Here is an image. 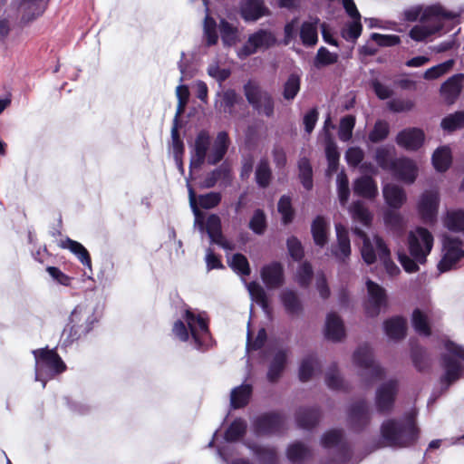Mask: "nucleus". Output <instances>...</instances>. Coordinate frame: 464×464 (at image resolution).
<instances>
[{"mask_svg":"<svg viewBox=\"0 0 464 464\" xmlns=\"http://www.w3.org/2000/svg\"><path fill=\"white\" fill-rule=\"evenodd\" d=\"M298 178L302 184V186L306 190H312L314 187V179H313V167L312 164L306 157H303L298 160Z\"/></svg>","mask_w":464,"mask_h":464,"instance_id":"obj_39","label":"nucleus"},{"mask_svg":"<svg viewBox=\"0 0 464 464\" xmlns=\"http://www.w3.org/2000/svg\"><path fill=\"white\" fill-rule=\"evenodd\" d=\"M381 434L391 447L410 448L414 446L420 437L415 413H407L402 420L389 419L383 421L381 426Z\"/></svg>","mask_w":464,"mask_h":464,"instance_id":"obj_1","label":"nucleus"},{"mask_svg":"<svg viewBox=\"0 0 464 464\" xmlns=\"http://www.w3.org/2000/svg\"><path fill=\"white\" fill-rule=\"evenodd\" d=\"M276 44L275 34L269 30L259 29L250 34L246 44L238 50L237 55L240 59L256 53L259 50H267Z\"/></svg>","mask_w":464,"mask_h":464,"instance_id":"obj_10","label":"nucleus"},{"mask_svg":"<svg viewBox=\"0 0 464 464\" xmlns=\"http://www.w3.org/2000/svg\"><path fill=\"white\" fill-rule=\"evenodd\" d=\"M338 61V54L333 53L328 51L325 47L322 46L318 49L317 53L314 59V65L317 69L322 67L332 65L336 63Z\"/></svg>","mask_w":464,"mask_h":464,"instance_id":"obj_56","label":"nucleus"},{"mask_svg":"<svg viewBox=\"0 0 464 464\" xmlns=\"http://www.w3.org/2000/svg\"><path fill=\"white\" fill-rule=\"evenodd\" d=\"M49 0H14L12 5L20 15L21 23L28 24L41 16Z\"/></svg>","mask_w":464,"mask_h":464,"instance_id":"obj_14","label":"nucleus"},{"mask_svg":"<svg viewBox=\"0 0 464 464\" xmlns=\"http://www.w3.org/2000/svg\"><path fill=\"white\" fill-rule=\"evenodd\" d=\"M286 247L293 260L299 262L304 258V250L303 245L295 236H291L287 238Z\"/></svg>","mask_w":464,"mask_h":464,"instance_id":"obj_64","label":"nucleus"},{"mask_svg":"<svg viewBox=\"0 0 464 464\" xmlns=\"http://www.w3.org/2000/svg\"><path fill=\"white\" fill-rule=\"evenodd\" d=\"M277 210L282 216V223L288 225L293 222L295 209L292 206V199L289 196L283 195L277 203Z\"/></svg>","mask_w":464,"mask_h":464,"instance_id":"obj_51","label":"nucleus"},{"mask_svg":"<svg viewBox=\"0 0 464 464\" xmlns=\"http://www.w3.org/2000/svg\"><path fill=\"white\" fill-rule=\"evenodd\" d=\"M287 362V353L285 350H279L274 355L266 374L270 382H276L281 377Z\"/></svg>","mask_w":464,"mask_h":464,"instance_id":"obj_35","label":"nucleus"},{"mask_svg":"<svg viewBox=\"0 0 464 464\" xmlns=\"http://www.w3.org/2000/svg\"><path fill=\"white\" fill-rule=\"evenodd\" d=\"M205 7H206V17L204 19V35L207 39V44L208 46L214 45L217 44L218 36L217 34V23L214 18H212L208 14V3L207 0H203Z\"/></svg>","mask_w":464,"mask_h":464,"instance_id":"obj_45","label":"nucleus"},{"mask_svg":"<svg viewBox=\"0 0 464 464\" xmlns=\"http://www.w3.org/2000/svg\"><path fill=\"white\" fill-rule=\"evenodd\" d=\"M353 362L363 370L361 376L367 384L382 380L384 376V370L373 360L372 348L368 344L359 346L353 355Z\"/></svg>","mask_w":464,"mask_h":464,"instance_id":"obj_6","label":"nucleus"},{"mask_svg":"<svg viewBox=\"0 0 464 464\" xmlns=\"http://www.w3.org/2000/svg\"><path fill=\"white\" fill-rule=\"evenodd\" d=\"M398 393V382L390 380L382 383L376 391L375 405L381 414L392 411Z\"/></svg>","mask_w":464,"mask_h":464,"instance_id":"obj_15","label":"nucleus"},{"mask_svg":"<svg viewBox=\"0 0 464 464\" xmlns=\"http://www.w3.org/2000/svg\"><path fill=\"white\" fill-rule=\"evenodd\" d=\"M246 421L242 418H237L226 430L224 438L227 442H236L246 435Z\"/></svg>","mask_w":464,"mask_h":464,"instance_id":"obj_40","label":"nucleus"},{"mask_svg":"<svg viewBox=\"0 0 464 464\" xmlns=\"http://www.w3.org/2000/svg\"><path fill=\"white\" fill-rule=\"evenodd\" d=\"M457 17L456 13L447 11L440 5L429 6L423 11L420 23L411 29L409 35L414 41H424L442 30L443 20H453Z\"/></svg>","mask_w":464,"mask_h":464,"instance_id":"obj_2","label":"nucleus"},{"mask_svg":"<svg viewBox=\"0 0 464 464\" xmlns=\"http://www.w3.org/2000/svg\"><path fill=\"white\" fill-rule=\"evenodd\" d=\"M219 33L224 45L233 46L238 41V30L225 19L219 22Z\"/></svg>","mask_w":464,"mask_h":464,"instance_id":"obj_44","label":"nucleus"},{"mask_svg":"<svg viewBox=\"0 0 464 464\" xmlns=\"http://www.w3.org/2000/svg\"><path fill=\"white\" fill-rule=\"evenodd\" d=\"M280 301L287 314L299 315L304 311L302 301L297 293L291 289H285L280 294Z\"/></svg>","mask_w":464,"mask_h":464,"instance_id":"obj_30","label":"nucleus"},{"mask_svg":"<svg viewBox=\"0 0 464 464\" xmlns=\"http://www.w3.org/2000/svg\"><path fill=\"white\" fill-rule=\"evenodd\" d=\"M391 173L399 180L411 184L415 181L418 169L413 160L408 158L395 159Z\"/></svg>","mask_w":464,"mask_h":464,"instance_id":"obj_21","label":"nucleus"},{"mask_svg":"<svg viewBox=\"0 0 464 464\" xmlns=\"http://www.w3.org/2000/svg\"><path fill=\"white\" fill-rule=\"evenodd\" d=\"M335 231L337 242L331 246V254L338 263L347 264L352 253L348 230L339 223L335 225Z\"/></svg>","mask_w":464,"mask_h":464,"instance_id":"obj_16","label":"nucleus"},{"mask_svg":"<svg viewBox=\"0 0 464 464\" xmlns=\"http://www.w3.org/2000/svg\"><path fill=\"white\" fill-rule=\"evenodd\" d=\"M393 149L388 147H380L375 151V161L377 165L383 170L391 172L395 159L392 158Z\"/></svg>","mask_w":464,"mask_h":464,"instance_id":"obj_47","label":"nucleus"},{"mask_svg":"<svg viewBox=\"0 0 464 464\" xmlns=\"http://www.w3.org/2000/svg\"><path fill=\"white\" fill-rule=\"evenodd\" d=\"M433 246V236L425 227H418L408 235V248L411 256L420 264L427 261Z\"/></svg>","mask_w":464,"mask_h":464,"instance_id":"obj_8","label":"nucleus"},{"mask_svg":"<svg viewBox=\"0 0 464 464\" xmlns=\"http://www.w3.org/2000/svg\"><path fill=\"white\" fill-rule=\"evenodd\" d=\"M272 169L266 159H261L256 166L255 179L257 186L266 188L270 185L272 180Z\"/></svg>","mask_w":464,"mask_h":464,"instance_id":"obj_43","label":"nucleus"},{"mask_svg":"<svg viewBox=\"0 0 464 464\" xmlns=\"http://www.w3.org/2000/svg\"><path fill=\"white\" fill-rule=\"evenodd\" d=\"M442 243L445 253L438 264V269L444 273L464 257V250L461 249L463 242L458 237L444 236Z\"/></svg>","mask_w":464,"mask_h":464,"instance_id":"obj_12","label":"nucleus"},{"mask_svg":"<svg viewBox=\"0 0 464 464\" xmlns=\"http://www.w3.org/2000/svg\"><path fill=\"white\" fill-rule=\"evenodd\" d=\"M424 140L423 130L418 128L403 130L396 137L397 144L408 150H419L423 145Z\"/></svg>","mask_w":464,"mask_h":464,"instance_id":"obj_22","label":"nucleus"},{"mask_svg":"<svg viewBox=\"0 0 464 464\" xmlns=\"http://www.w3.org/2000/svg\"><path fill=\"white\" fill-rule=\"evenodd\" d=\"M368 299L363 304L365 314L368 317H377L382 306L387 305L386 290L371 279L366 281Z\"/></svg>","mask_w":464,"mask_h":464,"instance_id":"obj_11","label":"nucleus"},{"mask_svg":"<svg viewBox=\"0 0 464 464\" xmlns=\"http://www.w3.org/2000/svg\"><path fill=\"white\" fill-rule=\"evenodd\" d=\"M411 359L419 372H429L431 366L430 356L426 348L419 344L411 347Z\"/></svg>","mask_w":464,"mask_h":464,"instance_id":"obj_38","label":"nucleus"},{"mask_svg":"<svg viewBox=\"0 0 464 464\" xmlns=\"http://www.w3.org/2000/svg\"><path fill=\"white\" fill-rule=\"evenodd\" d=\"M183 319L189 328L192 339L194 340L198 348L203 344L199 332L203 334H209L208 322L200 314H195L190 309H186L183 314Z\"/></svg>","mask_w":464,"mask_h":464,"instance_id":"obj_18","label":"nucleus"},{"mask_svg":"<svg viewBox=\"0 0 464 464\" xmlns=\"http://www.w3.org/2000/svg\"><path fill=\"white\" fill-rule=\"evenodd\" d=\"M325 154L328 161L327 175H332L338 169L340 153L336 144L331 140L326 143Z\"/></svg>","mask_w":464,"mask_h":464,"instance_id":"obj_53","label":"nucleus"},{"mask_svg":"<svg viewBox=\"0 0 464 464\" xmlns=\"http://www.w3.org/2000/svg\"><path fill=\"white\" fill-rule=\"evenodd\" d=\"M311 234L317 246L324 247L328 243L329 224L324 217H315L311 225Z\"/></svg>","mask_w":464,"mask_h":464,"instance_id":"obj_31","label":"nucleus"},{"mask_svg":"<svg viewBox=\"0 0 464 464\" xmlns=\"http://www.w3.org/2000/svg\"><path fill=\"white\" fill-rule=\"evenodd\" d=\"M351 448L346 441H343L337 448L334 457L321 459L320 464H345L351 459Z\"/></svg>","mask_w":464,"mask_h":464,"instance_id":"obj_46","label":"nucleus"},{"mask_svg":"<svg viewBox=\"0 0 464 464\" xmlns=\"http://www.w3.org/2000/svg\"><path fill=\"white\" fill-rule=\"evenodd\" d=\"M253 388L250 384H241L231 391L230 404L235 410L246 407L252 396Z\"/></svg>","mask_w":464,"mask_h":464,"instance_id":"obj_37","label":"nucleus"},{"mask_svg":"<svg viewBox=\"0 0 464 464\" xmlns=\"http://www.w3.org/2000/svg\"><path fill=\"white\" fill-rule=\"evenodd\" d=\"M464 82V74L457 73L450 77L440 87V93L444 100L452 104L459 96Z\"/></svg>","mask_w":464,"mask_h":464,"instance_id":"obj_23","label":"nucleus"},{"mask_svg":"<svg viewBox=\"0 0 464 464\" xmlns=\"http://www.w3.org/2000/svg\"><path fill=\"white\" fill-rule=\"evenodd\" d=\"M314 269L310 262H303L297 268L295 280L302 288H307L313 280Z\"/></svg>","mask_w":464,"mask_h":464,"instance_id":"obj_49","label":"nucleus"},{"mask_svg":"<svg viewBox=\"0 0 464 464\" xmlns=\"http://www.w3.org/2000/svg\"><path fill=\"white\" fill-rule=\"evenodd\" d=\"M383 197L387 205L399 209L406 201V194L402 188L397 185L388 184L383 188Z\"/></svg>","mask_w":464,"mask_h":464,"instance_id":"obj_36","label":"nucleus"},{"mask_svg":"<svg viewBox=\"0 0 464 464\" xmlns=\"http://www.w3.org/2000/svg\"><path fill=\"white\" fill-rule=\"evenodd\" d=\"M267 12L263 0H243L241 3L240 13L246 21H256Z\"/></svg>","mask_w":464,"mask_h":464,"instance_id":"obj_26","label":"nucleus"},{"mask_svg":"<svg viewBox=\"0 0 464 464\" xmlns=\"http://www.w3.org/2000/svg\"><path fill=\"white\" fill-rule=\"evenodd\" d=\"M444 347L449 353L440 356L444 374L440 376V381L442 385L449 387L461 377L463 369L457 358L464 361V347L450 340L445 342Z\"/></svg>","mask_w":464,"mask_h":464,"instance_id":"obj_4","label":"nucleus"},{"mask_svg":"<svg viewBox=\"0 0 464 464\" xmlns=\"http://www.w3.org/2000/svg\"><path fill=\"white\" fill-rule=\"evenodd\" d=\"M383 327L387 336L392 340H402L406 336L407 322L402 316H393L385 320Z\"/></svg>","mask_w":464,"mask_h":464,"instance_id":"obj_29","label":"nucleus"},{"mask_svg":"<svg viewBox=\"0 0 464 464\" xmlns=\"http://www.w3.org/2000/svg\"><path fill=\"white\" fill-rule=\"evenodd\" d=\"M247 288L252 299L260 305L264 311L268 312L270 304L265 289L255 281L249 283Z\"/></svg>","mask_w":464,"mask_h":464,"instance_id":"obj_48","label":"nucleus"},{"mask_svg":"<svg viewBox=\"0 0 464 464\" xmlns=\"http://www.w3.org/2000/svg\"><path fill=\"white\" fill-rule=\"evenodd\" d=\"M445 225L450 231L464 232V210L448 212Z\"/></svg>","mask_w":464,"mask_h":464,"instance_id":"obj_57","label":"nucleus"},{"mask_svg":"<svg viewBox=\"0 0 464 464\" xmlns=\"http://www.w3.org/2000/svg\"><path fill=\"white\" fill-rule=\"evenodd\" d=\"M260 276L268 289H277L285 283L284 266L277 261L265 265L261 268Z\"/></svg>","mask_w":464,"mask_h":464,"instance_id":"obj_19","label":"nucleus"},{"mask_svg":"<svg viewBox=\"0 0 464 464\" xmlns=\"http://www.w3.org/2000/svg\"><path fill=\"white\" fill-rule=\"evenodd\" d=\"M35 360L36 378L44 373L53 377L66 371L67 366L58 354L56 349L48 347L40 348L33 351Z\"/></svg>","mask_w":464,"mask_h":464,"instance_id":"obj_5","label":"nucleus"},{"mask_svg":"<svg viewBox=\"0 0 464 464\" xmlns=\"http://www.w3.org/2000/svg\"><path fill=\"white\" fill-rule=\"evenodd\" d=\"M317 363V359L314 354H309L304 357L299 367V380L303 382L309 381L314 373V365Z\"/></svg>","mask_w":464,"mask_h":464,"instance_id":"obj_58","label":"nucleus"},{"mask_svg":"<svg viewBox=\"0 0 464 464\" xmlns=\"http://www.w3.org/2000/svg\"><path fill=\"white\" fill-rule=\"evenodd\" d=\"M322 418V411L318 406L300 407L295 413V419L297 426L303 430H312L315 428Z\"/></svg>","mask_w":464,"mask_h":464,"instance_id":"obj_20","label":"nucleus"},{"mask_svg":"<svg viewBox=\"0 0 464 464\" xmlns=\"http://www.w3.org/2000/svg\"><path fill=\"white\" fill-rule=\"evenodd\" d=\"M220 106L224 108L225 113H232V109L242 98L232 89L225 91L220 95Z\"/></svg>","mask_w":464,"mask_h":464,"instance_id":"obj_63","label":"nucleus"},{"mask_svg":"<svg viewBox=\"0 0 464 464\" xmlns=\"http://www.w3.org/2000/svg\"><path fill=\"white\" fill-rule=\"evenodd\" d=\"M440 197L437 191L426 190L420 196L418 203V212L421 220L426 224H431L436 220Z\"/></svg>","mask_w":464,"mask_h":464,"instance_id":"obj_17","label":"nucleus"},{"mask_svg":"<svg viewBox=\"0 0 464 464\" xmlns=\"http://www.w3.org/2000/svg\"><path fill=\"white\" fill-rule=\"evenodd\" d=\"M385 225L394 233L401 234L404 230V223L401 215L393 210H388L384 213Z\"/></svg>","mask_w":464,"mask_h":464,"instance_id":"obj_59","label":"nucleus"},{"mask_svg":"<svg viewBox=\"0 0 464 464\" xmlns=\"http://www.w3.org/2000/svg\"><path fill=\"white\" fill-rule=\"evenodd\" d=\"M311 456V450L304 443L296 441L288 446L286 457L293 464H298Z\"/></svg>","mask_w":464,"mask_h":464,"instance_id":"obj_42","label":"nucleus"},{"mask_svg":"<svg viewBox=\"0 0 464 464\" xmlns=\"http://www.w3.org/2000/svg\"><path fill=\"white\" fill-rule=\"evenodd\" d=\"M431 162L438 172H446L452 164V153L450 148L446 145L437 148L432 154Z\"/></svg>","mask_w":464,"mask_h":464,"instance_id":"obj_34","label":"nucleus"},{"mask_svg":"<svg viewBox=\"0 0 464 464\" xmlns=\"http://www.w3.org/2000/svg\"><path fill=\"white\" fill-rule=\"evenodd\" d=\"M230 145V140L227 132L220 131L218 133L213 144V148L208 156L209 165H217L225 157Z\"/></svg>","mask_w":464,"mask_h":464,"instance_id":"obj_25","label":"nucleus"},{"mask_svg":"<svg viewBox=\"0 0 464 464\" xmlns=\"http://www.w3.org/2000/svg\"><path fill=\"white\" fill-rule=\"evenodd\" d=\"M229 266L233 269V271L241 276H249L251 273L248 260L241 253L233 255L232 259L229 262Z\"/></svg>","mask_w":464,"mask_h":464,"instance_id":"obj_61","label":"nucleus"},{"mask_svg":"<svg viewBox=\"0 0 464 464\" xmlns=\"http://www.w3.org/2000/svg\"><path fill=\"white\" fill-rule=\"evenodd\" d=\"M353 189L354 195L366 198L374 199L378 195V187L372 177L363 175L353 181Z\"/></svg>","mask_w":464,"mask_h":464,"instance_id":"obj_24","label":"nucleus"},{"mask_svg":"<svg viewBox=\"0 0 464 464\" xmlns=\"http://www.w3.org/2000/svg\"><path fill=\"white\" fill-rule=\"evenodd\" d=\"M320 19L318 17L305 21L300 27V40L304 46L314 47L318 43V24Z\"/></svg>","mask_w":464,"mask_h":464,"instance_id":"obj_28","label":"nucleus"},{"mask_svg":"<svg viewBox=\"0 0 464 464\" xmlns=\"http://www.w3.org/2000/svg\"><path fill=\"white\" fill-rule=\"evenodd\" d=\"M243 90L246 101L258 114H265L266 116L273 114V98L258 82L250 80L244 85Z\"/></svg>","mask_w":464,"mask_h":464,"instance_id":"obj_7","label":"nucleus"},{"mask_svg":"<svg viewBox=\"0 0 464 464\" xmlns=\"http://www.w3.org/2000/svg\"><path fill=\"white\" fill-rule=\"evenodd\" d=\"M205 227L212 243L223 236L221 219L217 214H210L208 217Z\"/></svg>","mask_w":464,"mask_h":464,"instance_id":"obj_55","label":"nucleus"},{"mask_svg":"<svg viewBox=\"0 0 464 464\" xmlns=\"http://www.w3.org/2000/svg\"><path fill=\"white\" fill-rule=\"evenodd\" d=\"M285 416L276 411L260 414L253 420V430L257 436L281 435L286 430Z\"/></svg>","mask_w":464,"mask_h":464,"instance_id":"obj_9","label":"nucleus"},{"mask_svg":"<svg viewBox=\"0 0 464 464\" xmlns=\"http://www.w3.org/2000/svg\"><path fill=\"white\" fill-rule=\"evenodd\" d=\"M343 432L342 430L333 429L322 436L321 444L325 449L338 447L343 442Z\"/></svg>","mask_w":464,"mask_h":464,"instance_id":"obj_62","label":"nucleus"},{"mask_svg":"<svg viewBox=\"0 0 464 464\" xmlns=\"http://www.w3.org/2000/svg\"><path fill=\"white\" fill-rule=\"evenodd\" d=\"M411 322L412 326L418 334L424 336H430L431 334L428 318L419 308L413 310Z\"/></svg>","mask_w":464,"mask_h":464,"instance_id":"obj_50","label":"nucleus"},{"mask_svg":"<svg viewBox=\"0 0 464 464\" xmlns=\"http://www.w3.org/2000/svg\"><path fill=\"white\" fill-rule=\"evenodd\" d=\"M248 227L256 235H263L267 228V220L263 209L257 208L251 217Z\"/></svg>","mask_w":464,"mask_h":464,"instance_id":"obj_52","label":"nucleus"},{"mask_svg":"<svg viewBox=\"0 0 464 464\" xmlns=\"http://www.w3.org/2000/svg\"><path fill=\"white\" fill-rule=\"evenodd\" d=\"M353 219L358 220L365 227H370L372 221V216L369 209L361 201H355L351 208Z\"/></svg>","mask_w":464,"mask_h":464,"instance_id":"obj_54","label":"nucleus"},{"mask_svg":"<svg viewBox=\"0 0 464 464\" xmlns=\"http://www.w3.org/2000/svg\"><path fill=\"white\" fill-rule=\"evenodd\" d=\"M324 335L326 339L334 342H339L345 336L343 320L337 314H327Z\"/></svg>","mask_w":464,"mask_h":464,"instance_id":"obj_27","label":"nucleus"},{"mask_svg":"<svg viewBox=\"0 0 464 464\" xmlns=\"http://www.w3.org/2000/svg\"><path fill=\"white\" fill-rule=\"evenodd\" d=\"M348 423L355 432L362 431L371 422L370 408L365 400L352 403L347 412Z\"/></svg>","mask_w":464,"mask_h":464,"instance_id":"obj_13","label":"nucleus"},{"mask_svg":"<svg viewBox=\"0 0 464 464\" xmlns=\"http://www.w3.org/2000/svg\"><path fill=\"white\" fill-rule=\"evenodd\" d=\"M181 127L180 118H174L173 125L171 128V141H172V152L177 156L184 154L185 148L184 142L179 135V129Z\"/></svg>","mask_w":464,"mask_h":464,"instance_id":"obj_60","label":"nucleus"},{"mask_svg":"<svg viewBox=\"0 0 464 464\" xmlns=\"http://www.w3.org/2000/svg\"><path fill=\"white\" fill-rule=\"evenodd\" d=\"M58 246L63 249H69L77 256L79 261L86 267H92V258L88 250L78 241L66 237L61 240Z\"/></svg>","mask_w":464,"mask_h":464,"instance_id":"obj_33","label":"nucleus"},{"mask_svg":"<svg viewBox=\"0 0 464 464\" xmlns=\"http://www.w3.org/2000/svg\"><path fill=\"white\" fill-rule=\"evenodd\" d=\"M208 147L209 135L207 131L201 130L195 140V156L190 161V168H198L204 163Z\"/></svg>","mask_w":464,"mask_h":464,"instance_id":"obj_32","label":"nucleus"},{"mask_svg":"<svg viewBox=\"0 0 464 464\" xmlns=\"http://www.w3.org/2000/svg\"><path fill=\"white\" fill-rule=\"evenodd\" d=\"M96 321L93 313L76 306L71 313L69 321L63 328L62 334L63 345H72L74 342L85 336L92 330Z\"/></svg>","mask_w":464,"mask_h":464,"instance_id":"obj_3","label":"nucleus"},{"mask_svg":"<svg viewBox=\"0 0 464 464\" xmlns=\"http://www.w3.org/2000/svg\"><path fill=\"white\" fill-rule=\"evenodd\" d=\"M251 450L259 464H278V456L274 447L253 445Z\"/></svg>","mask_w":464,"mask_h":464,"instance_id":"obj_41","label":"nucleus"}]
</instances>
